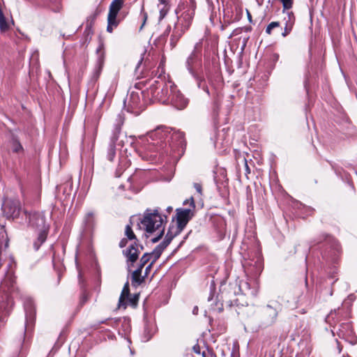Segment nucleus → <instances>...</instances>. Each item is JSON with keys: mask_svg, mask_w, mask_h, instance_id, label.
Instances as JSON below:
<instances>
[{"mask_svg": "<svg viewBox=\"0 0 357 357\" xmlns=\"http://www.w3.org/2000/svg\"><path fill=\"white\" fill-rule=\"evenodd\" d=\"M170 137L171 142L169 146L172 150L183 149L185 146L184 133L181 131H173L168 128L158 127L157 129L150 132L147 135L148 144L145 147V152L142 155V159L151 162H156L158 155L163 157L168 153L166 139Z\"/></svg>", "mask_w": 357, "mask_h": 357, "instance_id": "nucleus-1", "label": "nucleus"}, {"mask_svg": "<svg viewBox=\"0 0 357 357\" xmlns=\"http://www.w3.org/2000/svg\"><path fill=\"white\" fill-rule=\"evenodd\" d=\"M350 310L344 308L335 309L332 310L326 318V321L333 328L332 332L337 333V336L349 342V344L354 345L357 343V337L354 331L353 327L351 322H344L338 326L336 329L335 327L337 324L343 319H347L349 317Z\"/></svg>", "mask_w": 357, "mask_h": 357, "instance_id": "nucleus-2", "label": "nucleus"}, {"mask_svg": "<svg viewBox=\"0 0 357 357\" xmlns=\"http://www.w3.org/2000/svg\"><path fill=\"white\" fill-rule=\"evenodd\" d=\"M196 9L195 0H181L176 13L178 23L175 25L171 36V45L175 47L177 41L190 26Z\"/></svg>", "mask_w": 357, "mask_h": 357, "instance_id": "nucleus-3", "label": "nucleus"}, {"mask_svg": "<svg viewBox=\"0 0 357 357\" xmlns=\"http://www.w3.org/2000/svg\"><path fill=\"white\" fill-rule=\"evenodd\" d=\"M208 40L207 38H202L197 42L194 47L193 50L190 54L188 56L185 61V66L190 73V75L195 78L197 82V84L199 89H202L210 96L211 93L208 86L206 84L205 78L203 76L198 75L194 70V66L202 62V52L203 47H204V56H208Z\"/></svg>", "mask_w": 357, "mask_h": 357, "instance_id": "nucleus-4", "label": "nucleus"}, {"mask_svg": "<svg viewBox=\"0 0 357 357\" xmlns=\"http://www.w3.org/2000/svg\"><path fill=\"white\" fill-rule=\"evenodd\" d=\"M167 222V215H162L159 212V208H156L153 211L146 209L144 213V218L140 221L142 227L148 234H153L158 230L159 234L151 239L152 243L158 242L164 234L163 225Z\"/></svg>", "mask_w": 357, "mask_h": 357, "instance_id": "nucleus-5", "label": "nucleus"}, {"mask_svg": "<svg viewBox=\"0 0 357 357\" xmlns=\"http://www.w3.org/2000/svg\"><path fill=\"white\" fill-rule=\"evenodd\" d=\"M176 90V85L172 81H165L158 77L154 83L147 89V96L151 97L153 101L162 104H169L171 93Z\"/></svg>", "mask_w": 357, "mask_h": 357, "instance_id": "nucleus-6", "label": "nucleus"}, {"mask_svg": "<svg viewBox=\"0 0 357 357\" xmlns=\"http://www.w3.org/2000/svg\"><path fill=\"white\" fill-rule=\"evenodd\" d=\"M281 310V305L277 301H271L261 309V319L266 326L273 324L277 319L278 312Z\"/></svg>", "mask_w": 357, "mask_h": 357, "instance_id": "nucleus-7", "label": "nucleus"}, {"mask_svg": "<svg viewBox=\"0 0 357 357\" xmlns=\"http://www.w3.org/2000/svg\"><path fill=\"white\" fill-rule=\"evenodd\" d=\"M121 126L120 124H116L110 137L109 144L106 150V157L110 162L114 161L116 154V146H123V140H119Z\"/></svg>", "mask_w": 357, "mask_h": 357, "instance_id": "nucleus-8", "label": "nucleus"}, {"mask_svg": "<svg viewBox=\"0 0 357 357\" xmlns=\"http://www.w3.org/2000/svg\"><path fill=\"white\" fill-rule=\"evenodd\" d=\"M123 6V0H113L110 3L107 15V31L112 33L114 28L117 27L120 20L117 16Z\"/></svg>", "mask_w": 357, "mask_h": 357, "instance_id": "nucleus-9", "label": "nucleus"}, {"mask_svg": "<svg viewBox=\"0 0 357 357\" xmlns=\"http://www.w3.org/2000/svg\"><path fill=\"white\" fill-rule=\"evenodd\" d=\"M1 209L6 218H15L18 217L20 212V203L17 199H4Z\"/></svg>", "mask_w": 357, "mask_h": 357, "instance_id": "nucleus-10", "label": "nucleus"}, {"mask_svg": "<svg viewBox=\"0 0 357 357\" xmlns=\"http://www.w3.org/2000/svg\"><path fill=\"white\" fill-rule=\"evenodd\" d=\"M0 290L3 292L9 294L10 296L17 293L18 288L17 287L16 278L13 271H8L7 272L4 279L1 283Z\"/></svg>", "mask_w": 357, "mask_h": 357, "instance_id": "nucleus-11", "label": "nucleus"}, {"mask_svg": "<svg viewBox=\"0 0 357 357\" xmlns=\"http://www.w3.org/2000/svg\"><path fill=\"white\" fill-rule=\"evenodd\" d=\"M25 311V331L29 330L34 325L36 309L33 301L30 298H26L24 301Z\"/></svg>", "mask_w": 357, "mask_h": 357, "instance_id": "nucleus-12", "label": "nucleus"}, {"mask_svg": "<svg viewBox=\"0 0 357 357\" xmlns=\"http://www.w3.org/2000/svg\"><path fill=\"white\" fill-rule=\"evenodd\" d=\"M147 96L146 91H132L130 93L125 102L131 109H142L144 107V98Z\"/></svg>", "mask_w": 357, "mask_h": 357, "instance_id": "nucleus-13", "label": "nucleus"}, {"mask_svg": "<svg viewBox=\"0 0 357 357\" xmlns=\"http://www.w3.org/2000/svg\"><path fill=\"white\" fill-rule=\"evenodd\" d=\"M176 212V224L178 231H182L188 222L194 216V211L192 209L177 208Z\"/></svg>", "mask_w": 357, "mask_h": 357, "instance_id": "nucleus-14", "label": "nucleus"}, {"mask_svg": "<svg viewBox=\"0 0 357 357\" xmlns=\"http://www.w3.org/2000/svg\"><path fill=\"white\" fill-rule=\"evenodd\" d=\"M139 245L134 242L130 244L129 247L123 251L124 256L126 257V262L128 271H130V268L133 266L139 258L140 250L138 248Z\"/></svg>", "mask_w": 357, "mask_h": 357, "instance_id": "nucleus-15", "label": "nucleus"}, {"mask_svg": "<svg viewBox=\"0 0 357 357\" xmlns=\"http://www.w3.org/2000/svg\"><path fill=\"white\" fill-rule=\"evenodd\" d=\"M283 17L282 23L284 24V31L282 33L283 37L287 36L292 31L294 26L296 18L291 10L283 11Z\"/></svg>", "mask_w": 357, "mask_h": 357, "instance_id": "nucleus-16", "label": "nucleus"}, {"mask_svg": "<svg viewBox=\"0 0 357 357\" xmlns=\"http://www.w3.org/2000/svg\"><path fill=\"white\" fill-rule=\"evenodd\" d=\"M188 103V99L184 97L176 86V90H174V92L171 93L169 104L177 109H183L187 106Z\"/></svg>", "mask_w": 357, "mask_h": 357, "instance_id": "nucleus-17", "label": "nucleus"}, {"mask_svg": "<svg viewBox=\"0 0 357 357\" xmlns=\"http://www.w3.org/2000/svg\"><path fill=\"white\" fill-rule=\"evenodd\" d=\"M29 224L32 227L38 230L49 229V227L45 224V217L39 213H29Z\"/></svg>", "mask_w": 357, "mask_h": 357, "instance_id": "nucleus-18", "label": "nucleus"}, {"mask_svg": "<svg viewBox=\"0 0 357 357\" xmlns=\"http://www.w3.org/2000/svg\"><path fill=\"white\" fill-rule=\"evenodd\" d=\"M296 303L298 306H311L312 303V294L308 291H306L305 294L302 293L297 297Z\"/></svg>", "mask_w": 357, "mask_h": 357, "instance_id": "nucleus-19", "label": "nucleus"}, {"mask_svg": "<svg viewBox=\"0 0 357 357\" xmlns=\"http://www.w3.org/2000/svg\"><path fill=\"white\" fill-rule=\"evenodd\" d=\"M181 231H178V227H170L167 232V234L164 238V240L160 243L165 247H167L169 244L171 243L172 239L178 235Z\"/></svg>", "mask_w": 357, "mask_h": 357, "instance_id": "nucleus-20", "label": "nucleus"}, {"mask_svg": "<svg viewBox=\"0 0 357 357\" xmlns=\"http://www.w3.org/2000/svg\"><path fill=\"white\" fill-rule=\"evenodd\" d=\"M130 296V289H129V282L127 281L122 289L121 294L120 295L119 303H118V307H126V304L125 303L126 298H128Z\"/></svg>", "mask_w": 357, "mask_h": 357, "instance_id": "nucleus-21", "label": "nucleus"}, {"mask_svg": "<svg viewBox=\"0 0 357 357\" xmlns=\"http://www.w3.org/2000/svg\"><path fill=\"white\" fill-rule=\"evenodd\" d=\"M142 272L139 269H136L132 273L131 275V284L133 287H137L144 282L145 275H142Z\"/></svg>", "mask_w": 357, "mask_h": 357, "instance_id": "nucleus-22", "label": "nucleus"}, {"mask_svg": "<svg viewBox=\"0 0 357 357\" xmlns=\"http://www.w3.org/2000/svg\"><path fill=\"white\" fill-rule=\"evenodd\" d=\"M165 248L166 247H165V245L160 243L151 252H149L150 260L152 259L151 264H154L160 258ZM147 253L149 254V252Z\"/></svg>", "mask_w": 357, "mask_h": 357, "instance_id": "nucleus-23", "label": "nucleus"}, {"mask_svg": "<svg viewBox=\"0 0 357 357\" xmlns=\"http://www.w3.org/2000/svg\"><path fill=\"white\" fill-rule=\"evenodd\" d=\"M158 8L160 10V20L163 19L170 9L169 0H158Z\"/></svg>", "mask_w": 357, "mask_h": 357, "instance_id": "nucleus-24", "label": "nucleus"}, {"mask_svg": "<svg viewBox=\"0 0 357 357\" xmlns=\"http://www.w3.org/2000/svg\"><path fill=\"white\" fill-rule=\"evenodd\" d=\"M48 230L49 229H43V230H39L38 238L33 243L36 250H38L41 245L46 241Z\"/></svg>", "mask_w": 357, "mask_h": 357, "instance_id": "nucleus-25", "label": "nucleus"}, {"mask_svg": "<svg viewBox=\"0 0 357 357\" xmlns=\"http://www.w3.org/2000/svg\"><path fill=\"white\" fill-rule=\"evenodd\" d=\"M100 13L101 10L98 8H96L93 13H92L90 16L88 17L86 20L87 29H91L93 26L94 22L96 21L97 17L100 15Z\"/></svg>", "mask_w": 357, "mask_h": 357, "instance_id": "nucleus-26", "label": "nucleus"}, {"mask_svg": "<svg viewBox=\"0 0 357 357\" xmlns=\"http://www.w3.org/2000/svg\"><path fill=\"white\" fill-rule=\"evenodd\" d=\"M132 222L129 225H127L125 229V235L126 236L127 238L130 241L136 240V236L133 232V230L132 229Z\"/></svg>", "mask_w": 357, "mask_h": 357, "instance_id": "nucleus-27", "label": "nucleus"}, {"mask_svg": "<svg viewBox=\"0 0 357 357\" xmlns=\"http://www.w3.org/2000/svg\"><path fill=\"white\" fill-rule=\"evenodd\" d=\"M104 64V55L102 53H100L98 56V59L97 60L96 67V73L99 75L102 70V66Z\"/></svg>", "mask_w": 357, "mask_h": 357, "instance_id": "nucleus-28", "label": "nucleus"}, {"mask_svg": "<svg viewBox=\"0 0 357 357\" xmlns=\"http://www.w3.org/2000/svg\"><path fill=\"white\" fill-rule=\"evenodd\" d=\"M149 261H150L149 254H148V253L144 254L143 256L140 259L139 264L137 269H139V271H142L143 268Z\"/></svg>", "mask_w": 357, "mask_h": 357, "instance_id": "nucleus-29", "label": "nucleus"}, {"mask_svg": "<svg viewBox=\"0 0 357 357\" xmlns=\"http://www.w3.org/2000/svg\"><path fill=\"white\" fill-rule=\"evenodd\" d=\"M282 3V10L287 11L290 10L293 6L294 0H280Z\"/></svg>", "mask_w": 357, "mask_h": 357, "instance_id": "nucleus-30", "label": "nucleus"}, {"mask_svg": "<svg viewBox=\"0 0 357 357\" xmlns=\"http://www.w3.org/2000/svg\"><path fill=\"white\" fill-rule=\"evenodd\" d=\"M94 215L92 212L88 213L84 218L85 224L87 227H91L93 223Z\"/></svg>", "mask_w": 357, "mask_h": 357, "instance_id": "nucleus-31", "label": "nucleus"}, {"mask_svg": "<svg viewBox=\"0 0 357 357\" xmlns=\"http://www.w3.org/2000/svg\"><path fill=\"white\" fill-rule=\"evenodd\" d=\"M280 23L279 22H272L266 26V33L268 35L271 34L272 30L274 28L279 27Z\"/></svg>", "mask_w": 357, "mask_h": 357, "instance_id": "nucleus-32", "label": "nucleus"}, {"mask_svg": "<svg viewBox=\"0 0 357 357\" xmlns=\"http://www.w3.org/2000/svg\"><path fill=\"white\" fill-rule=\"evenodd\" d=\"M141 16H142L143 22H142V26H140V29H139L140 30L142 29L143 26H144V24L146 23L147 17H148L147 13L144 11V8L143 6H142V10H141Z\"/></svg>", "mask_w": 357, "mask_h": 357, "instance_id": "nucleus-33", "label": "nucleus"}, {"mask_svg": "<svg viewBox=\"0 0 357 357\" xmlns=\"http://www.w3.org/2000/svg\"><path fill=\"white\" fill-rule=\"evenodd\" d=\"M188 204H189L190 206L189 209H192L194 211V209L195 208V203L193 197H190L189 199H186L183 202L184 205H186Z\"/></svg>", "mask_w": 357, "mask_h": 357, "instance_id": "nucleus-34", "label": "nucleus"}, {"mask_svg": "<svg viewBox=\"0 0 357 357\" xmlns=\"http://www.w3.org/2000/svg\"><path fill=\"white\" fill-rule=\"evenodd\" d=\"M22 149V146L20 144V143H19L17 141H13V151L14 152L17 153L20 151H21Z\"/></svg>", "mask_w": 357, "mask_h": 357, "instance_id": "nucleus-35", "label": "nucleus"}, {"mask_svg": "<svg viewBox=\"0 0 357 357\" xmlns=\"http://www.w3.org/2000/svg\"><path fill=\"white\" fill-rule=\"evenodd\" d=\"M138 295L135 294L132 297L128 298V302L131 305H136L138 301Z\"/></svg>", "mask_w": 357, "mask_h": 357, "instance_id": "nucleus-36", "label": "nucleus"}, {"mask_svg": "<svg viewBox=\"0 0 357 357\" xmlns=\"http://www.w3.org/2000/svg\"><path fill=\"white\" fill-rule=\"evenodd\" d=\"M194 188H195V190H197V192L198 193H199L200 195L202 194V185L200 183H194Z\"/></svg>", "mask_w": 357, "mask_h": 357, "instance_id": "nucleus-37", "label": "nucleus"}, {"mask_svg": "<svg viewBox=\"0 0 357 357\" xmlns=\"http://www.w3.org/2000/svg\"><path fill=\"white\" fill-rule=\"evenodd\" d=\"M128 238L121 239V241L119 242V247L121 248L126 247L128 243Z\"/></svg>", "mask_w": 357, "mask_h": 357, "instance_id": "nucleus-38", "label": "nucleus"}, {"mask_svg": "<svg viewBox=\"0 0 357 357\" xmlns=\"http://www.w3.org/2000/svg\"><path fill=\"white\" fill-rule=\"evenodd\" d=\"M153 264H151V263L150 264H149V265L146 267V268H145V272H144V275H145L146 277H147V275H149V271H151V267H152V265H153Z\"/></svg>", "mask_w": 357, "mask_h": 357, "instance_id": "nucleus-39", "label": "nucleus"}, {"mask_svg": "<svg viewBox=\"0 0 357 357\" xmlns=\"http://www.w3.org/2000/svg\"><path fill=\"white\" fill-rule=\"evenodd\" d=\"M193 351L196 354H200V347L199 345H195L192 348Z\"/></svg>", "mask_w": 357, "mask_h": 357, "instance_id": "nucleus-40", "label": "nucleus"}, {"mask_svg": "<svg viewBox=\"0 0 357 357\" xmlns=\"http://www.w3.org/2000/svg\"><path fill=\"white\" fill-rule=\"evenodd\" d=\"M13 266H16L15 262L14 261L13 258H11V259H10V264L8 265L9 268H10V269H12V268H13Z\"/></svg>", "mask_w": 357, "mask_h": 357, "instance_id": "nucleus-41", "label": "nucleus"}, {"mask_svg": "<svg viewBox=\"0 0 357 357\" xmlns=\"http://www.w3.org/2000/svg\"><path fill=\"white\" fill-rule=\"evenodd\" d=\"M170 31H171V26H168L164 32V35H165V36L169 35V33H170Z\"/></svg>", "mask_w": 357, "mask_h": 357, "instance_id": "nucleus-42", "label": "nucleus"}, {"mask_svg": "<svg viewBox=\"0 0 357 357\" xmlns=\"http://www.w3.org/2000/svg\"><path fill=\"white\" fill-rule=\"evenodd\" d=\"M166 211H167V213L168 214H169V213H172V211H173V208H172V206H168V207L167 208Z\"/></svg>", "mask_w": 357, "mask_h": 357, "instance_id": "nucleus-43", "label": "nucleus"}, {"mask_svg": "<svg viewBox=\"0 0 357 357\" xmlns=\"http://www.w3.org/2000/svg\"><path fill=\"white\" fill-rule=\"evenodd\" d=\"M192 313L194 314H198V307L197 306H195L192 310Z\"/></svg>", "mask_w": 357, "mask_h": 357, "instance_id": "nucleus-44", "label": "nucleus"}, {"mask_svg": "<svg viewBox=\"0 0 357 357\" xmlns=\"http://www.w3.org/2000/svg\"><path fill=\"white\" fill-rule=\"evenodd\" d=\"M247 14H248V18L249 21L251 22V17H251V15H250V13H249L248 10H247Z\"/></svg>", "mask_w": 357, "mask_h": 357, "instance_id": "nucleus-45", "label": "nucleus"}, {"mask_svg": "<svg viewBox=\"0 0 357 357\" xmlns=\"http://www.w3.org/2000/svg\"><path fill=\"white\" fill-rule=\"evenodd\" d=\"M123 324L126 325L127 328H129V324H128V322L126 321V319L123 320Z\"/></svg>", "mask_w": 357, "mask_h": 357, "instance_id": "nucleus-46", "label": "nucleus"}, {"mask_svg": "<svg viewBox=\"0 0 357 357\" xmlns=\"http://www.w3.org/2000/svg\"><path fill=\"white\" fill-rule=\"evenodd\" d=\"M108 320L109 319L102 320V321H100L99 324H107Z\"/></svg>", "mask_w": 357, "mask_h": 357, "instance_id": "nucleus-47", "label": "nucleus"}, {"mask_svg": "<svg viewBox=\"0 0 357 357\" xmlns=\"http://www.w3.org/2000/svg\"><path fill=\"white\" fill-rule=\"evenodd\" d=\"M206 77H207V79H208V81L209 84H211V83H212V81H211V79L210 77H209L208 75H206Z\"/></svg>", "mask_w": 357, "mask_h": 357, "instance_id": "nucleus-48", "label": "nucleus"}, {"mask_svg": "<svg viewBox=\"0 0 357 357\" xmlns=\"http://www.w3.org/2000/svg\"><path fill=\"white\" fill-rule=\"evenodd\" d=\"M86 296L85 295H83V297H82V302H85L86 301Z\"/></svg>", "mask_w": 357, "mask_h": 357, "instance_id": "nucleus-49", "label": "nucleus"}, {"mask_svg": "<svg viewBox=\"0 0 357 357\" xmlns=\"http://www.w3.org/2000/svg\"><path fill=\"white\" fill-rule=\"evenodd\" d=\"M245 166H246V171H248V172H250V171L248 170V166L246 162H245Z\"/></svg>", "mask_w": 357, "mask_h": 357, "instance_id": "nucleus-50", "label": "nucleus"}, {"mask_svg": "<svg viewBox=\"0 0 357 357\" xmlns=\"http://www.w3.org/2000/svg\"><path fill=\"white\" fill-rule=\"evenodd\" d=\"M119 321H120V319H115V320H114V324H116V323H117V322H119Z\"/></svg>", "mask_w": 357, "mask_h": 357, "instance_id": "nucleus-51", "label": "nucleus"}, {"mask_svg": "<svg viewBox=\"0 0 357 357\" xmlns=\"http://www.w3.org/2000/svg\"><path fill=\"white\" fill-rule=\"evenodd\" d=\"M211 299H212V297L210 296L208 297V301H211Z\"/></svg>", "mask_w": 357, "mask_h": 357, "instance_id": "nucleus-52", "label": "nucleus"}, {"mask_svg": "<svg viewBox=\"0 0 357 357\" xmlns=\"http://www.w3.org/2000/svg\"><path fill=\"white\" fill-rule=\"evenodd\" d=\"M100 47L97 50V52L98 53L100 51Z\"/></svg>", "mask_w": 357, "mask_h": 357, "instance_id": "nucleus-53", "label": "nucleus"}, {"mask_svg": "<svg viewBox=\"0 0 357 357\" xmlns=\"http://www.w3.org/2000/svg\"><path fill=\"white\" fill-rule=\"evenodd\" d=\"M202 356H203V357H205V356H206L205 352L202 353Z\"/></svg>", "mask_w": 357, "mask_h": 357, "instance_id": "nucleus-54", "label": "nucleus"}, {"mask_svg": "<svg viewBox=\"0 0 357 357\" xmlns=\"http://www.w3.org/2000/svg\"><path fill=\"white\" fill-rule=\"evenodd\" d=\"M343 357H350V356H344Z\"/></svg>", "mask_w": 357, "mask_h": 357, "instance_id": "nucleus-55", "label": "nucleus"}]
</instances>
